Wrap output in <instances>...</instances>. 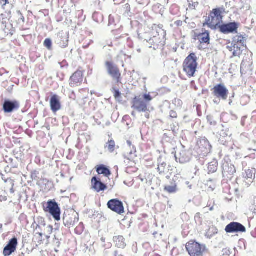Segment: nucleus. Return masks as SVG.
Returning <instances> with one entry per match:
<instances>
[{"label":"nucleus","instance_id":"nucleus-45","mask_svg":"<svg viewBox=\"0 0 256 256\" xmlns=\"http://www.w3.org/2000/svg\"><path fill=\"white\" fill-rule=\"evenodd\" d=\"M47 229H48V232L50 234L52 232L53 228L52 226L48 225L47 227Z\"/></svg>","mask_w":256,"mask_h":256},{"label":"nucleus","instance_id":"nucleus-15","mask_svg":"<svg viewBox=\"0 0 256 256\" xmlns=\"http://www.w3.org/2000/svg\"><path fill=\"white\" fill-rule=\"evenodd\" d=\"M20 108V104L16 100H6L3 104V110L6 113H10L18 110Z\"/></svg>","mask_w":256,"mask_h":256},{"label":"nucleus","instance_id":"nucleus-40","mask_svg":"<svg viewBox=\"0 0 256 256\" xmlns=\"http://www.w3.org/2000/svg\"><path fill=\"white\" fill-rule=\"evenodd\" d=\"M14 160L12 158L8 157V156H6L4 158V162L7 164H12Z\"/></svg>","mask_w":256,"mask_h":256},{"label":"nucleus","instance_id":"nucleus-53","mask_svg":"<svg viewBox=\"0 0 256 256\" xmlns=\"http://www.w3.org/2000/svg\"><path fill=\"white\" fill-rule=\"evenodd\" d=\"M2 180H4L5 183L7 182L8 181V179L4 180V178H2Z\"/></svg>","mask_w":256,"mask_h":256},{"label":"nucleus","instance_id":"nucleus-43","mask_svg":"<svg viewBox=\"0 0 256 256\" xmlns=\"http://www.w3.org/2000/svg\"><path fill=\"white\" fill-rule=\"evenodd\" d=\"M170 116L172 118H176L177 117V114L174 110H171L170 113Z\"/></svg>","mask_w":256,"mask_h":256},{"label":"nucleus","instance_id":"nucleus-22","mask_svg":"<svg viewBox=\"0 0 256 256\" xmlns=\"http://www.w3.org/2000/svg\"><path fill=\"white\" fill-rule=\"evenodd\" d=\"M82 80V74L81 71H77L70 77V84L72 86H74L77 84Z\"/></svg>","mask_w":256,"mask_h":256},{"label":"nucleus","instance_id":"nucleus-19","mask_svg":"<svg viewBox=\"0 0 256 256\" xmlns=\"http://www.w3.org/2000/svg\"><path fill=\"white\" fill-rule=\"evenodd\" d=\"M166 162L160 156L158 160L157 170L161 176H164L169 170L167 168Z\"/></svg>","mask_w":256,"mask_h":256},{"label":"nucleus","instance_id":"nucleus-57","mask_svg":"<svg viewBox=\"0 0 256 256\" xmlns=\"http://www.w3.org/2000/svg\"><path fill=\"white\" fill-rule=\"evenodd\" d=\"M2 224H0V230H2Z\"/></svg>","mask_w":256,"mask_h":256},{"label":"nucleus","instance_id":"nucleus-5","mask_svg":"<svg viewBox=\"0 0 256 256\" xmlns=\"http://www.w3.org/2000/svg\"><path fill=\"white\" fill-rule=\"evenodd\" d=\"M212 148L208 140L204 138L198 140L196 150L198 154L204 157L210 153Z\"/></svg>","mask_w":256,"mask_h":256},{"label":"nucleus","instance_id":"nucleus-30","mask_svg":"<svg viewBox=\"0 0 256 256\" xmlns=\"http://www.w3.org/2000/svg\"><path fill=\"white\" fill-rule=\"evenodd\" d=\"M218 165V162L216 160H214L211 162H210L208 167V173L210 174L215 172L217 170Z\"/></svg>","mask_w":256,"mask_h":256},{"label":"nucleus","instance_id":"nucleus-36","mask_svg":"<svg viewBox=\"0 0 256 256\" xmlns=\"http://www.w3.org/2000/svg\"><path fill=\"white\" fill-rule=\"evenodd\" d=\"M207 120L211 126H214L216 124V122L214 120V117L212 116H208Z\"/></svg>","mask_w":256,"mask_h":256},{"label":"nucleus","instance_id":"nucleus-28","mask_svg":"<svg viewBox=\"0 0 256 256\" xmlns=\"http://www.w3.org/2000/svg\"><path fill=\"white\" fill-rule=\"evenodd\" d=\"M60 42L58 44L62 48H65L68 46V36L66 34H62L60 36Z\"/></svg>","mask_w":256,"mask_h":256},{"label":"nucleus","instance_id":"nucleus-7","mask_svg":"<svg viewBox=\"0 0 256 256\" xmlns=\"http://www.w3.org/2000/svg\"><path fill=\"white\" fill-rule=\"evenodd\" d=\"M105 66L108 75L118 82H120L121 74L118 66L114 62L110 61H106Z\"/></svg>","mask_w":256,"mask_h":256},{"label":"nucleus","instance_id":"nucleus-21","mask_svg":"<svg viewBox=\"0 0 256 256\" xmlns=\"http://www.w3.org/2000/svg\"><path fill=\"white\" fill-rule=\"evenodd\" d=\"M50 105L52 110L53 112H56L60 110L61 106L58 96L56 95H53L50 100Z\"/></svg>","mask_w":256,"mask_h":256},{"label":"nucleus","instance_id":"nucleus-51","mask_svg":"<svg viewBox=\"0 0 256 256\" xmlns=\"http://www.w3.org/2000/svg\"><path fill=\"white\" fill-rule=\"evenodd\" d=\"M12 164V168H17V166L16 164H14L13 162H12V164Z\"/></svg>","mask_w":256,"mask_h":256},{"label":"nucleus","instance_id":"nucleus-63","mask_svg":"<svg viewBox=\"0 0 256 256\" xmlns=\"http://www.w3.org/2000/svg\"><path fill=\"white\" fill-rule=\"evenodd\" d=\"M47 2H49L50 0H46Z\"/></svg>","mask_w":256,"mask_h":256},{"label":"nucleus","instance_id":"nucleus-17","mask_svg":"<svg viewBox=\"0 0 256 256\" xmlns=\"http://www.w3.org/2000/svg\"><path fill=\"white\" fill-rule=\"evenodd\" d=\"M178 180L177 176H174L169 184L164 186V192L168 194H175L178 190L176 181Z\"/></svg>","mask_w":256,"mask_h":256},{"label":"nucleus","instance_id":"nucleus-42","mask_svg":"<svg viewBox=\"0 0 256 256\" xmlns=\"http://www.w3.org/2000/svg\"><path fill=\"white\" fill-rule=\"evenodd\" d=\"M250 210L254 213H256V198L254 200V206L251 207Z\"/></svg>","mask_w":256,"mask_h":256},{"label":"nucleus","instance_id":"nucleus-12","mask_svg":"<svg viewBox=\"0 0 256 256\" xmlns=\"http://www.w3.org/2000/svg\"><path fill=\"white\" fill-rule=\"evenodd\" d=\"M18 245V239L14 237L10 240L8 244L4 248L3 254L4 256H10L16 250Z\"/></svg>","mask_w":256,"mask_h":256},{"label":"nucleus","instance_id":"nucleus-59","mask_svg":"<svg viewBox=\"0 0 256 256\" xmlns=\"http://www.w3.org/2000/svg\"><path fill=\"white\" fill-rule=\"evenodd\" d=\"M38 234L40 236H42V233H38Z\"/></svg>","mask_w":256,"mask_h":256},{"label":"nucleus","instance_id":"nucleus-35","mask_svg":"<svg viewBox=\"0 0 256 256\" xmlns=\"http://www.w3.org/2000/svg\"><path fill=\"white\" fill-rule=\"evenodd\" d=\"M232 52V56H239L240 55L242 51L240 50V48L238 46V44H236V48L233 50Z\"/></svg>","mask_w":256,"mask_h":256},{"label":"nucleus","instance_id":"nucleus-46","mask_svg":"<svg viewBox=\"0 0 256 256\" xmlns=\"http://www.w3.org/2000/svg\"><path fill=\"white\" fill-rule=\"evenodd\" d=\"M175 24L177 26H182V22L179 20H177L175 22Z\"/></svg>","mask_w":256,"mask_h":256},{"label":"nucleus","instance_id":"nucleus-11","mask_svg":"<svg viewBox=\"0 0 256 256\" xmlns=\"http://www.w3.org/2000/svg\"><path fill=\"white\" fill-rule=\"evenodd\" d=\"M79 220L78 214V213L73 212L72 214H64L63 217L64 225L68 228L74 226L76 222Z\"/></svg>","mask_w":256,"mask_h":256},{"label":"nucleus","instance_id":"nucleus-47","mask_svg":"<svg viewBox=\"0 0 256 256\" xmlns=\"http://www.w3.org/2000/svg\"><path fill=\"white\" fill-rule=\"evenodd\" d=\"M253 143L254 144V146L252 148H250L248 150H252L254 151H256V142H253Z\"/></svg>","mask_w":256,"mask_h":256},{"label":"nucleus","instance_id":"nucleus-24","mask_svg":"<svg viewBox=\"0 0 256 256\" xmlns=\"http://www.w3.org/2000/svg\"><path fill=\"white\" fill-rule=\"evenodd\" d=\"M96 172L99 174H104L105 176L106 177H108L111 174L110 170L103 164H101L97 166Z\"/></svg>","mask_w":256,"mask_h":256},{"label":"nucleus","instance_id":"nucleus-48","mask_svg":"<svg viewBox=\"0 0 256 256\" xmlns=\"http://www.w3.org/2000/svg\"><path fill=\"white\" fill-rule=\"evenodd\" d=\"M174 102L176 103L178 102V104L179 105V106H180L182 104V102L180 100L175 99L174 100Z\"/></svg>","mask_w":256,"mask_h":256},{"label":"nucleus","instance_id":"nucleus-41","mask_svg":"<svg viewBox=\"0 0 256 256\" xmlns=\"http://www.w3.org/2000/svg\"><path fill=\"white\" fill-rule=\"evenodd\" d=\"M120 92L118 90H114V96L116 98H118L120 96Z\"/></svg>","mask_w":256,"mask_h":256},{"label":"nucleus","instance_id":"nucleus-49","mask_svg":"<svg viewBox=\"0 0 256 256\" xmlns=\"http://www.w3.org/2000/svg\"><path fill=\"white\" fill-rule=\"evenodd\" d=\"M191 86L194 88L195 90L197 89L196 86L195 85V83L194 81H192L191 82Z\"/></svg>","mask_w":256,"mask_h":256},{"label":"nucleus","instance_id":"nucleus-38","mask_svg":"<svg viewBox=\"0 0 256 256\" xmlns=\"http://www.w3.org/2000/svg\"><path fill=\"white\" fill-rule=\"evenodd\" d=\"M44 45L48 49H50L52 45V40L49 38H46L44 42Z\"/></svg>","mask_w":256,"mask_h":256},{"label":"nucleus","instance_id":"nucleus-56","mask_svg":"<svg viewBox=\"0 0 256 256\" xmlns=\"http://www.w3.org/2000/svg\"><path fill=\"white\" fill-rule=\"evenodd\" d=\"M213 210H214V207H213V206H212V207L210 208V211Z\"/></svg>","mask_w":256,"mask_h":256},{"label":"nucleus","instance_id":"nucleus-25","mask_svg":"<svg viewBox=\"0 0 256 256\" xmlns=\"http://www.w3.org/2000/svg\"><path fill=\"white\" fill-rule=\"evenodd\" d=\"M114 242L116 243V246L120 248H124L126 246L124 242V238L121 236H116L114 238Z\"/></svg>","mask_w":256,"mask_h":256},{"label":"nucleus","instance_id":"nucleus-33","mask_svg":"<svg viewBox=\"0 0 256 256\" xmlns=\"http://www.w3.org/2000/svg\"><path fill=\"white\" fill-rule=\"evenodd\" d=\"M147 42L150 44H154V46H158L160 42V38L156 36H154L153 38H150Z\"/></svg>","mask_w":256,"mask_h":256},{"label":"nucleus","instance_id":"nucleus-44","mask_svg":"<svg viewBox=\"0 0 256 256\" xmlns=\"http://www.w3.org/2000/svg\"><path fill=\"white\" fill-rule=\"evenodd\" d=\"M8 3V0H0V4L2 7L5 6Z\"/></svg>","mask_w":256,"mask_h":256},{"label":"nucleus","instance_id":"nucleus-2","mask_svg":"<svg viewBox=\"0 0 256 256\" xmlns=\"http://www.w3.org/2000/svg\"><path fill=\"white\" fill-rule=\"evenodd\" d=\"M196 54L191 53L184 62V70L189 77L193 76L196 72L198 66Z\"/></svg>","mask_w":256,"mask_h":256},{"label":"nucleus","instance_id":"nucleus-32","mask_svg":"<svg viewBox=\"0 0 256 256\" xmlns=\"http://www.w3.org/2000/svg\"><path fill=\"white\" fill-rule=\"evenodd\" d=\"M222 129L219 133V135L222 138L227 137L232 135L228 128H225L223 125L222 126Z\"/></svg>","mask_w":256,"mask_h":256},{"label":"nucleus","instance_id":"nucleus-58","mask_svg":"<svg viewBox=\"0 0 256 256\" xmlns=\"http://www.w3.org/2000/svg\"><path fill=\"white\" fill-rule=\"evenodd\" d=\"M21 19L22 20V21H24V18L23 16H22Z\"/></svg>","mask_w":256,"mask_h":256},{"label":"nucleus","instance_id":"nucleus-13","mask_svg":"<svg viewBox=\"0 0 256 256\" xmlns=\"http://www.w3.org/2000/svg\"><path fill=\"white\" fill-rule=\"evenodd\" d=\"M222 175L224 178H231L236 172L234 166L231 163L224 162L222 166Z\"/></svg>","mask_w":256,"mask_h":256},{"label":"nucleus","instance_id":"nucleus-20","mask_svg":"<svg viewBox=\"0 0 256 256\" xmlns=\"http://www.w3.org/2000/svg\"><path fill=\"white\" fill-rule=\"evenodd\" d=\"M256 174V170L254 168L246 170L243 173V178L246 180V182L248 186L252 182Z\"/></svg>","mask_w":256,"mask_h":256},{"label":"nucleus","instance_id":"nucleus-61","mask_svg":"<svg viewBox=\"0 0 256 256\" xmlns=\"http://www.w3.org/2000/svg\"><path fill=\"white\" fill-rule=\"evenodd\" d=\"M170 176H166V178H168V179H169L170 178Z\"/></svg>","mask_w":256,"mask_h":256},{"label":"nucleus","instance_id":"nucleus-1","mask_svg":"<svg viewBox=\"0 0 256 256\" xmlns=\"http://www.w3.org/2000/svg\"><path fill=\"white\" fill-rule=\"evenodd\" d=\"M210 17L208 20L204 24L208 25L212 29H218L219 32L224 34H237L238 30L240 25V23L237 22H230L227 24H219L217 23L214 24L210 22Z\"/></svg>","mask_w":256,"mask_h":256},{"label":"nucleus","instance_id":"nucleus-27","mask_svg":"<svg viewBox=\"0 0 256 256\" xmlns=\"http://www.w3.org/2000/svg\"><path fill=\"white\" fill-rule=\"evenodd\" d=\"M126 143L128 147L126 149V152L130 158H132L133 155L136 152V148L135 146L132 144L130 140H127Z\"/></svg>","mask_w":256,"mask_h":256},{"label":"nucleus","instance_id":"nucleus-55","mask_svg":"<svg viewBox=\"0 0 256 256\" xmlns=\"http://www.w3.org/2000/svg\"><path fill=\"white\" fill-rule=\"evenodd\" d=\"M10 192L11 193H14V190L13 188H11L10 190Z\"/></svg>","mask_w":256,"mask_h":256},{"label":"nucleus","instance_id":"nucleus-9","mask_svg":"<svg viewBox=\"0 0 256 256\" xmlns=\"http://www.w3.org/2000/svg\"><path fill=\"white\" fill-rule=\"evenodd\" d=\"M107 206L108 208L119 214L124 212L123 204L118 199L110 200L108 202Z\"/></svg>","mask_w":256,"mask_h":256},{"label":"nucleus","instance_id":"nucleus-10","mask_svg":"<svg viewBox=\"0 0 256 256\" xmlns=\"http://www.w3.org/2000/svg\"><path fill=\"white\" fill-rule=\"evenodd\" d=\"M225 231L226 233L245 232L246 228L239 222H232L226 226Z\"/></svg>","mask_w":256,"mask_h":256},{"label":"nucleus","instance_id":"nucleus-3","mask_svg":"<svg viewBox=\"0 0 256 256\" xmlns=\"http://www.w3.org/2000/svg\"><path fill=\"white\" fill-rule=\"evenodd\" d=\"M44 210L48 212L56 221L60 220V208L54 200H49L47 202L43 204Z\"/></svg>","mask_w":256,"mask_h":256},{"label":"nucleus","instance_id":"nucleus-8","mask_svg":"<svg viewBox=\"0 0 256 256\" xmlns=\"http://www.w3.org/2000/svg\"><path fill=\"white\" fill-rule=\"evenodd\" d=\"M212 94L218 98L226 100L228 97V90L223 84H218L212 89Z\"/></svg>","mask_w":256,"mask_h":256},{"label":"nucleus","instance_id":"nucleus-23","mask_svg":"<svg viewBox=\"0 0 256 256\" xmlns=\"http://www.w3.org/2000/svg\"><path fill=\"white\" fill-rule=\"evenodd\" d=\"M12 28V24H7L5 22H0V30H1L5 35H8L9 34H10L11 35L12 34L10 32Z\"/></svg>","mask_w":256,"mask_h":256},{"label":"nucleus","instance_id":"nucleus-60","mask_svg":"<svg viewBox=\"0 0 256 256\" xmlns=\"http://www.w3.org/2000/svg\"><path fill=\"white\" fill-rule=\"evenodd\" d=\"M194 7H195L196 5H198V4L197 3H194Z\"/></svg>","mask_w":256,"mask_h":256},{"label":"nucleus","instance_id":"nucleus-54","mask_svg":"<svg viewBox=\"0 0 256 256\" xmlns=\"http://www.w3.org/2000/svg\"><path fill=\"white\" fill-rule=\"evenodd\" d=\"M132 114L134 116H136V113L134 112H132Z\"/></svg>","mask_w":256,"mask_h":256},{"label":"nucleus","instance_id":"nucleus-50","mask_svg":"<svg viewBox=\"0 0 256 256\" xmlns=\"http://www.w3.org/2000/svg\"><path fill=\"white\" fill-rule=\"evenodd\" d=\"M186 184L188 186V187L191 189L192 188V184H190V182H186Z\"/></svg>","mask_w":256,"mask_h":256},{"label":"nucleus","instance_id":"nucleus-34","mask_svg":"<svg viewBox=\"0 0 256 256\" xmlns=\"http://www.w3.org/2000/svg\"><path fill=\"white\" fill-rule=\"evenodd\" d=\"M245 40L242 36H238L234 37L233 42L234 44L240 43L244 45Z\"/></svg>","mask_w":256,"mask_h":256},{"label":"nucleus","instance_id":"nucleus-31","mask_svg":"<svg viewBox=\"0 0 256 256\" xmlns=\"http://www.w3.org/2000/svg\"><path fill=\"white\" fill-rule=\"evenodd\" d=\"M116 146L115 142L114 140H110L108 141V142L106 143L105 145V148H108L109 152L112 153L114 150V148Z\"/></svg>","mask_w":256,"mask_h":256},{"label":"nucleus","instance_id":"nucleus-6","mask_svg":"<svg viewBox=\"0 0 256 256\" xmlns=\"http://www.w3.org/2000/svg\"><path fill=\"white\" fill-rule=\"evenodd\" d=\"M191 156V153L186 150L185 147L182 145L177 148L174 155L176 161L182 164L190 162Z\"/></svg>","mask_w":256,"mask_h":256},{"label":"nucleus","instance_id":"nucleus-18","mask_svg":"<svg viewBox=\"0 0 256 256\" xmlns=\"http://www.w3.org/2000/svg\"><path fill=\"white\" fill-rule=\"evenodd\" d=\"M226 12V9L224 6L216 8L212 10L211 12L210 16L212 18V20L214 18H216V20L218 21V24L220 22H222L223 16H222V14Z\"/></svg>","mask_w":256,"mask_h":256},{"label":"nucleus","instance_id":"nucleus-62","mask_svg":"<svg viewBox=\"0 0 256 256\" xmlns=\"http://www.w3.org/2000/svg\"><path fill=\"white\" fill-rule=\"evenodd\" d=\"M56 243L58 244V245H59L60 244V242H57Z\"/></svg>","mask_w":256,"mask_h":256},{"label":"nucleus","instance_id":"nucleus-29","mask_svg":"<svg viewBox=\"0 0 256 256\" xmlns=\"http://www.w3.org/2000/svg\"><path fill=\"white\" fill-rule=\"evenodd\" d=\"M218 230L217 228L214 226H212L209 228L206 231L205 236L208 238H210L214 235L218 234Z\"/></svg>","mask_w":256,"mask_h":256},{"label":"nucleus","instance_id":"nucleus-26","mask_svg":"<svg viewBox=\"0 0 256 256\" xmlns=\"http://www.w3.org/2000/svg\"><path fill=\"white\" fill-rule=\"evenodd\" d=\"M198 39L200 43H210V34L208 31L205 30L202 34H200L198 36Z\"/></svg>","mask_w":256,"mask_h":256},{"label":"nucleus","instance_id":"nucleus-64","mask_svg":"<svg viewBox=\"0 0 256 256\" xmlns=\"http://www.w3.org/2000/svg\"><path fill=\"white\" fill-rule=\"evenodd\" d=\"M118 256H122V255H119Z\"/></svg>","mask_w":256,"mask_h":256},{"label":"nucleus","instance_id":"nucleus-52","mask_svg":"<svg viewBox=\"0 0 256 256\" xmlns=\"http://www.w3.org/2000/svg\"><path fill=\"white\" fill-rule=\"evenodd\" d=\"M80 226L82 228H83L84 225H83V224L82 222H80Z\"/></svg>","mask_w":256,"mask_h":256},{"label":"nucleus","instance_id":"nucleus-37","mask_svg":"<svg viewBox=\"0 0 256 256\" xmlns=\"http://www.w3.org/2000/svg\"><path fill=\"white\" fill-rule=\"evenodd\" d=\"M142 98L144 102H146L148 104L152 99V96L150 94H144L142 96Z\"/></svg>","mask_w":256,"mask_h":256},{"label":"nucleus","instance_id":"nucleus-16","mask_svg":"<svg viewBox=\"0 0 256 256\" xmlns=\"http://www.w3.org/2000/svg\"><path fill=\"white\" fill-rule=\"evenodd\" d=\"M92 188L95 192H99L101 191H104L107 189L106 184L101 182L100 179L96 176H94L91 180Z\"/></svg>","mask_w":256,"mask_h":256},{"label":"nucleus","instance_id":"nucleus-4","mask_svg":"<svg viewBox=\"0 0 256 256\" xmlns=\"http://www.w3.org/2000/svg\"><path fill=\"white\" fill-rule=\"evenodd\" d=\"M187 252L190 256H202L206 250L204 244H201L196 241H190L186 245Z\"/></svg>","mask_w":256,"mask_h":256},{"label":"nucleus","instance_id":"nucleus-39","mask_svg":"<svg viewBox=\"0 0 256 256\" xmlns=\"http://www.w3.org/2000/svg\"><path fill=\"white\" fill-rule=\"evenodd\" d=\"M236 44H234V42L232 41V43L230 45L227 46L226 48L229 51L232 52L233 50H234V48H236Z\"/></svg>","mask_w":256,"mask_h":256},{"label":"nucleus","instance_id":"nucleus-14","mask_svg":"<svg viewBox=\"0 0 256 256\" xmlns=\"http://www.w3.org/2000/svg\"><path fill=\"white\" fill-rule=\"evenodd\" d=\"M134 104L132 108L137 110L138 112H146L148 110V104L142 98L135 97L134 99Z\"/></svg>","mask_w":256,"mask_h":256}]
</instances>
